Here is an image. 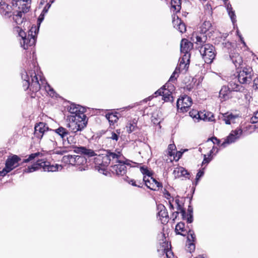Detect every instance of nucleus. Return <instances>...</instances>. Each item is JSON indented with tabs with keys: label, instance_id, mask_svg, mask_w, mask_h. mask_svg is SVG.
<instances>
[{
	"label": "nucleus",
	"instance_id": "4be33fe9",
	"mask_svg": "<svg viewBox=\"0 0 258 258\" xmlns=\"http://www.w3.org/2000/svg\"><path fill=\"white\" fill-rule=\"evenodd\" d=\"M14 21L17 26L15 27V31L16 32V28L20 27V30H26L25 27L29 25V22L27 21L25 17H13Z\"/></svg>",
	"mask_w": 258,
	"mask_h": 258
},
{
	"label": "nucleus",
	"instance_id": "ddd939ff",
	"mask_svg": "<svg viewBox=\"0 0 258 258\" xmlns=\"http://www.w3.org/2000/svg\"><path fill=\"white\" fill-rule=\"evenodd\" d=\"M16 6H19L18 14L16 16H22L29 12L30 9L31 0H14Z\"/></svg>",
	"mask_w": 258,
	"mask_h": 258
},
{
	"label": "nucleus",
	"instance_id": "f3484780",
	"mask_svg": "<svg viewBox=\"0 0 258 258\" xmlns=\"http://www.w3.org/2000/svg\"><path fill=\"white\" fill-rule=\"evenodd\" d=\"M155 94L156 96L158 95L162 96V99L166 102L173 101V97L171 96V92L170 90L165 88V86H164L158 90H157Z\"/></svg>",
	"mask_w": 258,
	"mask_h": 258
},
{
	"label": "nucleus",
	"instance_id": "5701e85b",
	"mask_svg": "<svg viewBox=\"0 0 258 258\" xmlns=\"http://www.w3.org/2000/svg\"><path fill=\"white\" fill-rule=\"evenodd\" d=\"M239 115L238 114H233L229 112L222 114V120L227 124H230L234 123L236 122L237 120L239 119Z\"/></svg>",
	"mask_w": 258,
	"mask_h": 258
},
{
	"label": "nucleus",
	"instance_id": "0eeeda50",
	"mask_svg": "<svg viewBox=\"0 0 258 258\" xmlns=\"http://www.w3.org/2000/svg\"><path fill=\"white\" fill-rule=\"evenodd\" d=\"M16 32L18 33L19 36L21 37L20 44L24 49H27L29 46L35 44L36 41L35 35L32 34V36H31L30 34H28L27 36L24 30H20V27L16 28Z\"/></svg>",
	"mask_w": 258,
	"mask_h": 258
},
{
	"label": "nucleus",
	"instance_id": "4d7b16f0",
	"mask_svg": "<svg viewBox=\"0 0 258 258\" xmlns=\"http://www.w3.org/2000/svg\"><path fill=\"white\" fill-rule=\"evenodd\" d=\"M152 122L154 124H158L160 122V119L157 116H155L154 115H153L151 117Z\"/></svg>",
	"mask_w": 258,
	"mask_h": 258
},
{
	"label": "nucleus",
	"instance_id": "7ed1b4c3",
	"mask_svg": "<svg viewBox=\"0 0 258 258\" xmlns=\"http://www.w3.org/2000/svg\"><path fill=\"white\" fill-rule=\"evenodd\" d=\"M41 168L44 171L55 172L60 171L62 167L58 164L51 165L49 162L41 160H38L36 163L32 166L28 167L24 170V172L30 173Z\"/></svg>",
	"mask_w": 258,
	"mask_h": 258
},
{
	"label": "nucleus",
	"instance_id": "37998d69",
	"mask_svg": "<svg viewBox=\"0 0 258 258\" xmlns=\"http://www.w3.org/2000/svg\"><path fill=\"white\" fill-rule=\"evenodd\" d=\"M194 118H196V119H201L206 121H210V117H208L207 114L206 113H203V112L198 113L197 115L194 116Z\"/></svg>",
	"mask_w": 258,
	"mask_h": 258
},
{
	"label": "nucleus",
	"instance_id": "2f4dec72",
	"mask_svg": "<svg viewBox=\"0 0 258 258\" xmlns=\"http://www.w3.org/2000/svg\"><path fill=\"white\" fill-rule=\"evenodd\" d=\"M120 134V130H116L113 131H109L106 133L107 138L111 139L114 143H116Z\"/></svg>",
	"mask_w": 258,
	"mask_h": 258
},
{
	"label": "nucleus",
	"instance_id": "09e8293b",
	"mask_svg": "<svg viewBox=\"0 0 258 258\" xmlns=\"http://www.w3.org/2000/svg\"><path fill=\"white\" fill-rule=\"evenodd\" d=\"M67 139L66 140L64 139L63 140V143L65 144V143L67 142L69 144H75L76 142V140L74 136L70 135L69 137L68 136L66 137Z\"/></svg>",
	"mask_w": 258,
	"mask_h": 258
},
{
	"label": "nucleus",
	"instance_id": "f257e3e1",
	"mask_svg": "<svg viewBox=\"0 0 258 258\" xmlns=\"http://www.w3.org/2000/svg\"><path fill=\"white\" fill-rule=\"evenodd\" d=\"M30 77L26 72L22 74V78L25 81L24 85L27 87L26 89L30 87V89L33 92H37L41 88V86H43L46 91L48 92L50 95H54V90L49 85L47 84L44 79L40 78L39 80L35 73V72L30 73Z\"/></svg>",
	"mask_w": 258,
	"mask_h": 258
},
{
	"label": "nucleus",
	"instance_id": "c03bdc74",
	"mask_svg": "<svg viewBox=\"0 0 258 258\" xmlns=\"http://www.w3.org/2000/svg\"><path fill=\"white\" fill-rule=\"evenodd\" d=\"M47 4L43 8L41 13L40 14L39 16H44V15L48 12V9L50 8L51 5L53 3V0H49L48 2L46 1Z\"/></svg>",
	"mask_w": 258,
	"mask_h": 258
},
{
	"label": "nucleus",
	"instance_id": "bf43d9fd",
	"mask_svg": "<svg viewBox=\"0 0 258 258\" xmlns=\"http://www.w3.org/2000/svg\"><path fill=\"white\" fill-rule=\"evenodd\" d=\"M188 249L190 253L194 251L195 249V245L194 243L191 242H189L188 244Z\"/></svg>",
	"mask_w": 258,
	"mask_h": 258
},
{
	"label": "nucleus",
	"instance_id": "c85d7f7f",
	"mask_svg": "<svg viewBox=\"0 0 258 258\" xmlns=\"http://www.w3.org/2000/svg\"><path fill=\"white\" fill-rule=\"evenodd\" d=\"M76 166H80L79 170L83 171L86 170L87 166V159L84 156H76Z\"/></svg>",
	"mask_w": 258,
	"mask_h": 258
},
{
	"label": "nucleus",
	"instance_id": "052dcab7",
	"mask_svg": "<svg viewBox=\"0 0 258 258\" xmlns=\"http://www.w3.org/2000/svg\"><path fill=\"white\" fill-rule=\"evenodd\" d=\"M204 175V171L202 170H200L198 173L197 174L196 179L198 180L200 177H201Z\"/></svg>",
	"mask_w": 258,
	"mask_h": 258
},
{
	"label": "nucleus",
	"instance_id": "cd10ccee",
	"mask_svg": "<svg viewBox=\"0 0 258 258\" xmlns=\"http://www.w3.org/2000/svg\"><path fill=\"white\" fill-rule=\"evenodd\" d=\"M230 57L235 67L239 68L243 62L242 58L239 54L235 52L231 53Z\"/></svg>",
	"mask_w": 258,
	"mask_h": 258
},
{
	"label": "nucleus",
	"instance_id": "ea45409f",
	"mask_svg": "<svg viewBox=\"0 0 258 258\" xmlns=\"http://www.w3.org/2000/svg\"><path fill=\"white\" fill-rule=\"evenodd\" d=\"M105 117L110 124H114L118 119L117 116L113 113H108L106 114Z\"/></svg>",
	"mask_w": 258,
	"mask_h": 258
},
{
	"label": "nucleus",
	"instance_id": "f8f14e48",
	"mask_svg": "<svg viewBox=\"0 0 258 258\" xmlns=\"http://www.w3.org/2000/svg\"><path fill=\"white\" fill-rule=\"evenodd\" d=\"M49 131L45 123L40 122L35 125L34 135L37 138L41 139L43 136L46 137Z\"/></svg>",
	"mask_w": 258,
	"mask_h": 258
},
{
	"label": "nucleus",
	"instance_id": "e2e57ef3",
	"mask_svg": "<svg viewBox=\"0 0 258 258\" xmlns=\"http://www.w3.org/2000/svg\"><path fill=\"white\" fill-rule=\"evenodd\" d=\"M210 160L207 158H206V156L205 155H204V160L203 161V164H205V163H208L209 162H210Z\"/></svg>",
	"mask_w": 258,
	"mask_h": 258
},
{
	"label": "nucleus",
	"instance_id": "dca6fc26",
	"mask_svg": "<svg viewBox=\"0 0 258 258\" xmlns=\"http://www.w3.org/2000/svg\"><path fill=\"white\" fill-rule=\"evenodd\" d=\"M143 180L146 186L151 190H156L161 186V184L152 176H144Z\"/></svg>",
	"mask_w": 258,
	"mask_h": 258
},
{
	"label": "nucleus",
	"instance_id": "2eb2a0df",
	"mask_svg": "<svg viewBox=\"0 0 258 258\" xmlns=\"http://www.w3.org/2000/svg\"><path fill=\"white\" fill-rule=\"evenodd\" d=\"M238 80L241 84L247 83L251 80V68H244L242 71L238 72Z\"/></svg>",
	"mask_w": 258,
	"mask_h": 258
},
{
	"label": "nucleus",
	"instance_id": "f704fd0d",
	"mask_svg": "<svg viewBox=\"0 0 258 258\" xmlns=\"http://www.w3.org/2000/svg\"><path fill=\"white\" fill-rule=\"evenodd\" d=\"M229 90L227 87H222L219 92V98L221 101H224L228 98Z\"/></svg>",
	"mask_w": 258,
	"mask_h": 258
},
{
	"label": "nucleus",
	"instance_id": "9b49d317",
	"mask_svg": "<svg viewBox=\"0 0 258 258\" xmlns=\"http://www.w3.org/2000/svg\"><path fill=\"white\" fill-rule=\"evenodd\" d=\"M192 104V100L187 95L181 96L177 101V107L179 111L186 112Z\"/></svg>",
	"mask_w": 258,
	"mask_h": 258
},
{
	"label": "nucleus",
	"instance_id": "5fc2aeb1",
	"mask_svg": "<svg viewBox=\"0 0 258 258\" xmlns=\"http://www.w3.org/2000/svg\"><path fill=\"white\" fill-rule=\"evenodd\" d=\"M210 142H212L213 144H217V145H219L220 142L219 140H218L217 138L214 137H212L210 139H209L207 141V143L209 144L210 143Z\"/></svg>",
	"mask_w": 258,
	"mask_h": 258
},
{
	"label": "nucleus",
	"instance_id": "9d476101",
	"mask_svg": "<svg viewBox=\"0 0 258 258\" xmlns=\"http://www.w3.org/2000/svg\"><path fill=\"white\" fill-rule=\"evenodd\" d=\"M13 7L9 5L5 2L0 3V13L2 15H7L8 16H16L18 14L17 10L19 6H16L15 2L13 0Z\"/></svg>",
	"mask_w": 258,
	"mask_h": 258
},
{
	"label": "nucleus",
	"instance_id": "393cba45",
	"mask_svg": "<svg viewBox=\"0 0 258 258\" xmlns=\"http://www.w3.org/2000/svg\"><path fill=\"white\" fill-rule=\"evenodd\" d=\"M193 46L192 43L189 41L187 39H182L180 43V51L183 54H189V51L192 49Z\"/></svg>",
	"mask_w": 258,
	"mask_h": 258
},
{
	"label": "nucleus",
	"instance_id": "6e6552de",
	"mask_svg": "<svg viewBox=\"0 0 258 258\" xmlns=\"http://www.w3.org/2000/svg\"><path fill=\"white\" fill-rule=\"evenodd\" d=\"M120 154L121 156L119 161L111 162L112 165L110 166V170L114 174L122 176L126 172V162L122 159L123 156L120 152Z\"/></svg>",
	"mask_w": 258,
	"mask_h": 258
},
{
	"label": "nucleus",
	"instance_id": "412c9836",
	"mask_svg": "<svg viewBox=\"0 0 258 258\" xmlns=\"http://www.w3.org/2000/svg\"><path fill=\"white\" fill-rule=\"evenodd\" d=\"M192 39L193 41H195L196 43L202 46L205 44L204 43L207 41V37L205 33L201 32L199 33L195 32L192 34Z\"/></svg>",
	"mask_w": 258,
	"mask_h": 258
},
{
	"label": "nucleus",
	"instance_id": "1a4fd4ad",
	"mask_svg": "<svg viewBox=\"0 0 258 258\" xmlns=\"http://www.w3.org/2000/svg\"><path fill=\"white\" fill-rule=\"evenodd\" d=\"M21 159L17 155L9 157L6 162V166L0 171V176L3 177L8 173L19 166V162Z\"/></svg>",
	"mask_w": 258,
	"mask_h": 258
},
{
	"label": "nucleus",
	"instance_id": "680f3d73",
	"mask_svg": "<svg viewBox=\"0 0 258 258\" xmlns=\"http://www.w3.org/2000/svg\"><path fill=\"white\" fill-rule=\"evenodd\" d=\"M237 33L240 38V41L245 46L246 44H245V43L243 40V38L242 37L241 35L239 33L238 31H237Z\"/></svg>",
	"mask_w": 258,
	"mask_h": 258
},
{
	"label": "nucleus",
	"instance_id": "bb28decb",
	"mask_svg": "<svg viewBox=\"0 0 258 258\" xmlns=\"http://www.w3.org/2000/svg\"><path fill=\"white\" fill-rule=\"evenodd\" d=\"M74 152L78 154H84L89 157H92L95 155L94 152L84 147H75Z\"/></svg>",
	"mask_w": 258,
	"mask_h": 258
},
{
	"label": "nucleus",
	"instance_id": "0e129e2a",
	"mask_svg": "<svg viewBox=\"0 0 258 258\" xmlns=\"http://www.w3.org/2000/svg\"><path fill=\"white\" fill-rule=\"evenodd\" d=\"M199 113V112H198L197 111H192V112H189V114H190V116L191 117H192L193 118H194V116L195 115H197V113Z\"/></svg>",
	"mask_w": 258,
	"mask_h": 258
},
{
	"label": "nucleus",
	"instance_id": "a19ab883",
	"mask_svg": "<svg viewBox=\"0 0 258 258\" xmlns=\"http://www.w3.org/2000/svg\"><path fill=\"white\" fill-rule=\"evenodd\" d=\"M225 5L226 10L229 16H235L234 11H233L232 6L229 3H228V0H223Z\"/></svg>",
	"mask_w": 258,
	"mask_h": 258
},
{
	"label": "nucleus",
	"instance_id": "58836bf2",
	"mask_svg": "<svg viewBox=\"0 0 258 258\" xmlns=\"http://www.w3.org/2000/svg\"><path fill=\"white\" fill-rule=\"evenodd\" d=\"M229 90L233 91H241L243 89V87L235 82L231 81L228 87Z\"/></svg>",
	"mask_w": 258,
	"mask_h": 258
},
{
	"label": "nucleus",
	"instance_id": "6e6d98bb",
	"mask_svg": "<svg viewBox=\"0 0 258 258\" xmlns=\"http://www.w3.org/2000/svg\"><path fill=\"white\" fill-rule=\"evenodd\" d=\"M250 121L252 123L258 122V110L254 113V115L251 118Z\"/></svg>",
	"mask_w": 258,
	"mask_h": 258
},
{
	"label": "nucleus",
	"instance_id": "8fccbe9b",
	"mask_svg": "<svg viewBox=\"0 0 258 258\" xmlns=\"http://www.w3.org/2000/svg\"><path fill=\"white\" fill-rule=\"evenodd\" d=\"M196 239V236L193 231L189 230L187 235V240L189 242H194Z\"/></svg>",
	"mask_w": 258,
	"mask_h": 258
},
{
	"label": "nucleus",
	"instance_id": "3c124183",
	"mask_svg": "<svg viewBox=\"0 0 258 258\" xmlns=\"http://www.w3.org/2000/svg\"><path fill=\"white\" fill-rule=\"evenodd\" d=\"M190 54H184L182 58L179 59V62L189 63Z\"/></svg>",
	"mask_w": 258,
	"mask_h": 258
},
{
	"label": "nucleus",
	"instance_id": "aec40b11",
	"mask_svg": "<svg viewBox=\"0 0 258 258\" xmlns=\"http://www.w3.org/2000/svg\"><path fill=\"white\" fill-rule=\"evenodd\" d=\"M158 210V216L162 223L164 224L168 222V214L166 208L162 204L159 205L157 207Z\"/></svg>",
	"mask_w": 258,
	"mask_h": 258
},
{
	"label": "nucleus",
	"instance_id": "6ab92c4d",
	"mask_svg": "<svg viewBox=\"0 0 258 258\" xmlns=\"http://www.w3.org/2000/svg\"><path fill=\"white\" fill-rule=\"evenodd\" d=\"M85 108L79 105L72 104L69 108V111L72 114L71 118H74L75 117H80L81 114H85Z\"/></svg>",
	"mask_w": 258,
	"mask_h": 258
},
{
	"label": "nucleus",
	"instance_id": "69168bd1",
	"mask_svg": "<svg viewBox=\"0 0 258 258\" xmlns=\"http://www.w3.org/2000/svg\"><path fill=\"white\" fill-rule=\"evenodd\" d=\"M187 222L189 223H190L192 222V216L190 215L189 217L187 219Z\"/></svg>",
	"mask_w": 258,
	"mask_h": 258
},
{
	"label": "nucleus",
	"instance_id": "473e14b6",
	"mask_svg": "<svg viewBox=\"0 0 258 258\" xmlns=\"http://www.w3.org/2000/svg\"><path fill=\"white\" fill-rule=\"evenodd\" d=\"M170 245L168 244V242L166 241H163L160 244V247L158 248V251H161L162 253H166L167 258H170V256L168 255L167 250L169 249Z\"/></svg>",
	"mask_w": 258,
	"mask_h": 258
},
{
	"label": "nucleus",
	"instance_id": "603ef678",
	"mask_svg": "<svg viewBox=\"0 0 258 258\" xmlns=\"http://www.w3.org/2000/svg\"><path fill=\"white\" fill-rule=\"evenodd\" d=\"M205 15L209 16L212 15V11L211 6L209 5H207L205 7Z\"/></svg>",
	"mask_w": 258,
	"mask_h": 258
},
{
	"label": "nucleus",
	"instance_id": "864d4df0",
	"mask_svg": "<svg viewBox=\"0 0 258 258\" xmlns=\"http://www.w3.org/2000/svg\"><path fill=\"white\" fill-rule=\"evenodd\" d=\"M163 194L164 198L169 200V203H170V207L171 208H173V205L171 204V200H170L171 196L169 192L167 190H165L163 192Z\"/></svg>",
	"mask_w": 258,
	"mask_h": 258
},
{
	"label": "nucleus",
	"instance_id": "4468645a",
	"mask_svg": "<svg viewBox=\"0 0 258 258\" xmlns=\"http://www.w3.org/2000/svg\"><path fill=\"white\" fill-rule=\"evenodd\" d=\"M242 131L240 128H237L232 131L229 135L225 139L224 141L221 144V146L225 147L227 145L235 142L238 140L242 135Z\"/></svg>",
	"mask_w": 258,
	"mask_h": 258
},
{
	"label": "nucleus",
	"instance_id": "c9c22d12",
	"mask_svg": "<svg viewBox=\"0 0 258 258\" xmlns=\"http://www.w3.org/2000/svg\"><path fill=\"white\" fill-rule=\"evenodd\" d=\"M76 155H67L63 156L62 158L64 162L74 166H76Z\"/></svg>",
	"mask_w": 258,
	"mask_h": 258
},
{
	"label": "nucleus",
	"instance_id": "79ce46f5",
	"mask_svg": "<svg viewBox=\"0 0 258 258\" xmlns=\"http://www.w3.org/2000/svg\"><path fill=\"white\" fill-rule=\"evenodd\" d=\"M212 24L210 21H205L201 27V31L206 33V32L210 29Z\"/></svg>",
	"mask_w": 258,
	"mask_h": 258
},
{
	"label": "nucleus",
	"instance_id": "a18cd8bd",
	"mask_svg": "<svg viewBox=\"0 0 258 258\" xmlns=\"http://www.w3.org/2000/svg\"><path fill=\"white\" fill-rule=\"evenodd\" d=\"M40 156H42V154L40 152H36L35 153L31 154L29 156V157L27 159H26L24 160V162L27 163L28 162L34 159L35 158H38Z\"/></svg>",
	"mask_w": 258,
	"mask_h": 258
},
{
	"label": "nucleus",
	"instance_id": "20e7f679",
	"mask_svg": "<svg viewBox=\"0 0 258 258\" xmlns=\"http://www.w3.org/2000/svg\"><path fill=\"white\" fill-rule=\"evenodd\" d=\"M45 138L48 147L53 150V153L62 155L64 153L63 149L58 148V141H60V139L53 130H50Z\"/></svg>",
	"mask_w": 258,
	"mask_h": 258
},
{
	"label": "nucleus",
	"instance_id": "39448f33",
	"mask_svg": "<svg viewBox=\"0 0 258 258\" xmlns=\"http://www.w3.org/2000/svg\"><path fill=\"white\" fill-rule=\"evenodd\" d=\"M70 119L72 120L67 124V126L72 133H76L81 131L86 126L87 121L85 114L82 113L80 117L76 116Z\"/></svg>",
	"mask_w": 258,
	"mask_h": 258
},
{
	"label": "nucleus",
	"instance_id": "423d86ee",
	"mask_svg": "<svg viewBox=\"0 0 258 258\" xmlns=\"http://www.w3.org/2000/svg\"><path fill=\"white\" fill-rule=\"evenodd\" d=\"M200 52L205 62L211 63L216 56L215 47L210 44H205L199 47Z\"/></svg>",
	"mask_w": 258,
	"mask_h": 258
},
{
	"label": "nucleus",
	"instance_id": "e433bc0d",
	"mask_svg": "<svg viewBox=\"0 0 258 258\" xmlns=\"http://www.w3.org/2000/svg\"><path fill=\"white\" fill-rule=\"evenodd\" d=\"M43 19H44V17H41V18L39 17V19H38V21H37V23H38L37 27H36V26H34V27L32 26L31 27V29L29 30V34H30V35L31 36H32V34L35 35V38H36V36L39 31V28L40 25L41 23L43 21Z\"/></svg>",
	"mask_w": 258,
	"mask_h": 258
},
{
	"label": "nucleus",
	"instance_id": "b1692460",
	"mask_svg": "<svg viewBox=\"0 0 258 258\" xmlns=\"http://www.w3.org/2000/svg\"><path fill=\"white\" fill-rule=\"evenodd\" d=\"M172 23L173 27L180 33H183L186 31L185 25L179 17H173Z\"/></svg>",
	"mask_w": 258,
	"mask_h": 258
},
{
	"label": "nucleus",
	"instance_id": "774afa93",
	"mask_svg": "<svg viewBox=\"0 0 258 258\" xmlns=\"http://www.w3.org/2000/svg\"><path fill=\"white\" fill-rule=\"evenodd\" d=\"M167 251H168V255L171 257L172 256V252L171 251V250H169V249H168V250H167Z\"/></svg>",
	"mask_w": 258,
	"mask_h": 258
},
{
	"label": "nucleus",
	"instance_id": "72a5a7b5",
	"mask_svg": "<svg viewBox=\"0 0 258 258\" xmlns=\"http://www.w3.org/2000/svg\"><path fill=\"white\" fill-rule=\"evenodd\" d=\"M137 121L136 119L130 120L127 122L126 125V132L128 133H131L136 130L137 128Z\"/></svg>",
	"mask_w": 258,
	"mask_h": 258
},
{
	"label": "nucleus",
	"instance_id": "c756f323",
	"mask_svg": "<svg viewBox=\"0 0 258 258\" xmlns=\"http://www.w3.org/2000/svg\"><path fill=\"white\" fill-rule=\"evenodd\" d=\"M170 5V11L174 15L180 12L181 8V0H171Z\"/></svg>",
	"mask_w": 258,
	"mask_h": 258
},
{
	"label": "nucleus",
	"instance_id": "de8ad7c7",
	"mask_svg": "<svg viewBox=\"0 0 258 258\" xmlns=\"http://www.w3.org/2000/svg\"><path fill=\"white\" fill-rule=\"evenodd\" d=\"M140 170L144 176H152V173L146 167L141 166L140 168Z\"/></svg>",
	"mask_w": 258,
	"mask_h": 258
},
{
	"label": "nucleus",
	"instance_id": "338daca9",
	"mask_svg": "<svg viewBox=\"0 0 258 258\" xmlns=\"http://www.w3.org/2000/svg\"><path fill=\"white\" fill-rule=\"evenodd\" d=\"M254 84L256 89H258V79H255L254 81Z\"/></svg>",
	"mask_w": 258,
	"mask_h": 258
},
{
	"label": "nucleus",
	"instance_id": "a878e982",
	"mask_svg": "<svg viewBox=\"0 0 258 258\" xmlns=\"http://www.w3.org/2000/svg\"><path fill=\"white\" fill-rule=\"evenodd\" d=\"M173 174L175 178H180L181 177H183L186 178H189V173L182 167H177L175 168L173 172Z\"/></svg>",
	"mask_w": 258,
	"mask_h": 258
},
{
	"label": "nucleus",
	"instance_id": "13d9d810",
	"mask_svg": "<svg viewBox=\"0 0 258 258\" xmlns=\"http://www.w3.org/2000/svg\"><path fill=\"white\" fill-rule=\"evenodd\" d=\"M125 180H126V181L128 183H129L130 184H132L133 186H138V187H142V186L141 185V183H140V184L137 185V184H136V182L135 180H133V179H130L128 177H127V178H126V179Z\"/></svg>",
	"mask_w": 258,
	"mask_h": 258
},
{
	"label": "nucleus",
	"instance_id": "49530a36",
	"mask_svg": "<svg viewBox=\"0 0 258 258\" xmlns=\"http://www.w3.org/2000/svg\"><path fill=\"white\" fill-rule=\"evenodd\" d=\"M175 149L176 146L174 144H170L167 149L168 155L170 156H174Z\"/></svg>",
	"mask_w": 258,
	"mask_h": 258
},
{
	"label": "nucleus",
	"instance_id": "4c0bfd02",
	"mask_svg": "<svg viewBox=\"0 0 258 258\" xmlns=\"http://www.w3.org/2000/svg\"><path fill=\"white\" fill-rule=\"evenodd\" d=\"M175 231L177 234L181 235H185V230L184 229V224L182 222L178 223L175 227Z\"/></svg>",
	"mask_w": 258,
	"mask_h": 258
},
{
	"label": "nucleus",
	"instance_id": "7c9ffc66",
	"mask_svg": "<svg viewBox=\"0 0 258 258\" xmlns=\"http://www.w3.org/2000/svg\"><path fill=\"white\" fill-rule=\"evenodd\" d=\"M56 135L60 137V140H64L65 138L70 135L69 131L62 126H59L58 128L53 130Z\"/></svg>",
	"mask_w": 258,
	"mask_h": 258
},
{
	"label": "nucleus",
	"instance_id": "a211bd4d",
	"mask_svg": "<svg viewBox=\"0 0 258 258\" xmlns=\"http://www.w3.org/2000/svg\"><path fill=\"white\" fill-rule=\"evenodd\" d=\"M188 66L189 63H188V62H179L178 67H176L170 77L169 81H173L175 80L178 77L179 73L182 72H185L187 71Z\"/></svg>",
	"mask_w": 258,
	"mask_h": 258
},
{
	"label": "nucleus",
	"instance_id": "f03ea898",
	"mask_svg": "<svg viewBox=\"0 0 258 258\" xmlns=\"http://www.w3.org/2000/svg\"><path fill=\"white\" fill-rule=\"evenodd\" d=\"M120 151L115 150L114 152L108 150L104 154L99 155L94 158L95 169L99 172L104 173L107 167L111 162L119 161L120 157Z\"/></svg>",
	"mask_w": 258,
	"mask_h": 258
}]
</instances>
